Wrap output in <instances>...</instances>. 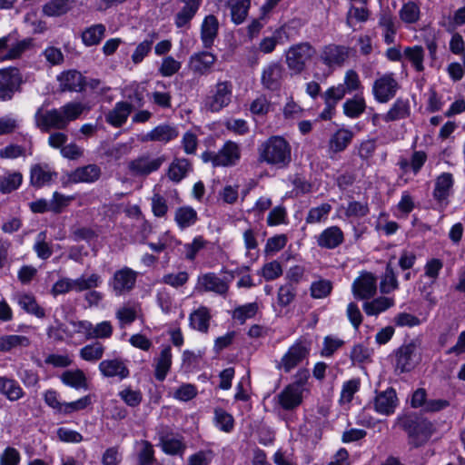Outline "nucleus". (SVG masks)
<instances>
[{"label":"nucleus","instance_id":"de8ad7c7","mask_svg":"<svg viewBox=\"0 0 465 465\" xmlns=\"http://www.w3.org/2000/svg\"><path fill=\"white\" fill-rule=\"evenodd\" d=\"M365 109V99L361 95H355L343 104V113L350 118H358Z\"/></svg>","mask_w":465,"mask_h":465},{"label":"nucleus","instance_id":"7ed1b4c3","mask_svg":"<svg viewBox=\"0 0 465 465\" xmlns=\"http://www.w3.org/2000/svg\"><path fill=\"white\" fill-rule=\"evenodd\" d=\"M396 424L408 434L409 443L415 448L425 444L435 431L432 422L416 413L399 416Z\"/></svg>","mask_w":465,"mask_h":465},{"label":"nucleus","instance_id":"0eeeda50","mask_svg":"<svg viewBox=\"0 0 465 465\" xmlns=\"http://www.w3.org/2000/svg\"><path fill=\"white\" fill-rule=\"evenodd\" d=\"M310 348L305 342L297 341L276 363V368L285 373L291 372L309 357Z\"/></svg>","mask_w":465,"mask_h":465},{"label":"nucleus","instance_id":"79ce46f5","mask_svg":"<svg viewBox=\"0 0 465 465\" xmlns=\"http://www.w3.org/2000/svg\"><path fill=\"white\" fill-rule=\"evenodd\" d=\"M30 340L24 335H4L0 336V352L9 351L15 348H25L30 345Z\"/></svg>","mask_w":465,"mask_h":465},{"label":"nucleus","instance_id":"6ab92c4d","mask_svg":"<svg viewBox=\"0 0 465 465\" xmlns=\"http://www.w3.org/2000/svg\"><path fill=\"white\" fill-rule=\"evenodd\" d=\"M303 389L287 385L277 396V402L285 411H293L298 408L303 399Z\"/></svg>","mask_w":465,"mask_h":465},{"label":"nucleus","instance_id":"dca6fc26","mask_svg":"<svg viewBox=\"0 0 465 465\" xmlns=\"http://www.w3.org/2000/svg\"><path fill=\"white\" fill-rule=\"evenodd\" d=\"M217 57L211 52L203 51L191 55L188 63L190 70L198 75H207L212 72Z\"/></svg>","mask_w":465,"mask_h":465},{"label":"nucleus","instance_id":"c85d7f7f","mask_svg":"<svg viewBox=\"0 0 465 465\" xmlns=\"http://www.w3.org/2000/svg\"><path fill=\"white\" fill-rule=\"evenodd\" d=\"M411 115V105L408 99L398 98L390 110L382 115L386 123L406 119Z\"/></svg>","mask_w":465,"mask_h":465},{"label":"nucleus","instance_id":"69168bd1","mask_svg":"<svg viewBox=\"0 0 465 465\" xmlns=\"http://www.w3.org/2000/svg\"><path fill=\"white\" fill-rule=\"evenodd\" d=\"M259 273L266 281H273L282 274V268L279 262L272 261L265 263Z\"/></svg>","mask_w":465,"mask_h":465},{"label":"nucleus","instance_id":"7c9ffc66","mask_svg":"<svg viewBox=\"0 0 465 465\" xmlns=\"http://www.w3.org/2000/svg\"><path fill=\"white\" fill-rule=\"evenodd\" d=\"M379 25L383 29L384 42L387 45L394 43L397 32L396 18L389 10H383L379 16Z\"/></svg>","mask_w":465,"mask_h":465},{"label":"nucleus","instance_id":"a211bd4d","mask_svg":"<svg viewBox=\"0 0 465 465\" xmlns=\"http://www.w3.org/2000/svg\"><path fill=\"white\" fill-rule=\"evenodd\" d=\"M454 178L450 173H442L435 179L433 198L440 204H448V198L452 193Z\"/></svg>","mask_w":465,"mask_h":465},{"label":"nucleus","instance_id":"aec40b11","mask_svg":"<svg viewBox=\"0 0 465 465\" xmlns=\"http://www.w3.org/2000/svg\"><path fill=\"white\" fill-rule=\"evenodd\" d=\"M349 57V48L343 45H326L321 54L322 61L328 66H341Z\"/></svg>","mask_w":465,"mask_h":465},{"label":"nucleus","instance_id":"ddd939ff","mask_svg":"<svg viewBox=\"0 0 465 465\" xmlns=\"http://www.w3.org/2000/svg\"><path fill=\"white\" fill-rule=\"evenodd\" d=\"M285 74V68L281 63L271 62L262 71L261 84L266 90L278 91L282 85Z\"/></svg>","mask_w":465,"mask_h":465},{"label":"nucleus","instance_id":"2f4dec72","mask_svg":"<svg viewBox=\"0 0 465 465\" xmlns=\"http://www.w3.org/2000/svg\"><path fill=\"white\" fill-rule=\"evenodd\" d=\"M106 28L103 24L86 27L81 34L83 44L87 46L98 45L105 36Z\"/></svg>","mask_w":465,"mask_h":465},{"label":"nucleus","instance_id":"9d476101","mask_svg":"<svg viewBox=\"0 0 465 465\" xmlns=\"http://www.w3.org/2000/svg\"><path fill=\"white\" fill-rule=\"evenodd\" d=\"M396 369L401 372L411 371L420 361L419 344L415 341L402 344L395 353Z\"/></svg>","mask_w":465,"mask_h":465},{"label":"nucleus","instance_id":"f03ea898","mask_svg":"<svg viewBox=\"0 0 465 465\" xmlns=\"http://www.w3.org/2000/svg\"><path fill=\"white\" fill-rule=\"evenodd\" d=\"M258 161L277 168H285L292 162V146L282 136L273 135L258 148Z\"/></svg>","mask_w":465,"mask_h":465},{"label":"nucleus","instance_id":"f704fd0d","mask_svg":"<svg viewBox=\"0 0 465 465\" xmlns=\"http://www.w3.org/2000/svg\"><path fill=\"white\" fill-rule=\"evenodd\" d=\"M353 133L348 129H339L330 139L329 148L333 153L344 151L351 143Z\"/></svg>","mask_w":465,"mask_h":465},{"label":"nucleus","instance_id":"052dcab7","mask_svg":"<svg viewBox=\"0 0 465 465\" xmlns=\"http://www.w3.org/2000/svg\"><path fill=\"white\" fill-rule=\"evenodd\" d=\"M45 239L46 232L43 231L38 233L36 242L34 244V251L36 252L38 258L42 260H47L53 254V249Z\"/></svg>","mask_w":465,"mask_h":465},{"label":"nucleus","instance_id":"864d4df0","mask_svg":"<svg viewBox=\"0 0 465 465\" xmlns=\"http://www.w3.org/2000/svg\"><path fill=\"white\" fill-rule=\"evenodd\" d=\"M104 352V346L95 341L85 345L80 350V357L86 361H97L102 359Z\"/></svg>","mask_w":465,"mask_h":465},{"label":"nucleus","instance_id":"2eb2a0df","mask_svg":"<svg viewBox=\"0 0 465 465\" xmlns=\"http://www.w3.org/2000/svg\"><path fill=\"white\" fill-rule=\"evenodd\" d=\"M377 291V279L371 272H362L352 283L354 296L361 300L373 297Z\"/></svg>","mask_w":465,"mask_h":465},{"label":"nucleus","instance_id":"a878e982","mask_svg":"<svg viewBox=\"0 0 465 465\" xmlns=\"http://www.w3.org/2000/svg\"><path fill=\"white\" fill-rule=\"evenodd\" d=\"M203 292H213L218 294H225L228 292V284L213 272L205 273L198 278V286Z\"/></svg>","mask_w":465,"mask_h":465},{"label":"nucleus","instance_id":"bf43d9fd","mask_svg":"<svg viewBox=\"0 0 465 465\" xmlns=\"http://www.w3.org/2000/svg\"><path fill=\"white\" fill-rule=\"evenodd\" d=\"M214 421L216 426L225 432H230L234 426L233 417L222 408L214 410Z\"/></svg>","mask_w":465,"mask_h":465},{"label":"nucleus","instance_id":"13d9d810","mask_svg":"<svg viewBox=\"0 0 465 465\" xmlns=\"http://www.w3.org/2000/svg\"><path fill=\"white\" fill-rule=\"evenodd\" d=\"M258 312L256 302L247 303L235 308L232 312V319L243 324L248 319L253 318Z\"/></svg>","mask_w":465,"mask_h":465},{"label":"nucleus","instance_id":"8fccbe9b","mask_svg":"<svg viewBox=\"0 0 465 465\" xmlns=\"http://www.w3.org/2000/svg\"><path fill=\"white\" fill-rule=\"evenodd\" d=\"M286 34L285 27L281 26L276 29L272 36L264 37L259 44V50L263 54H271L274 51L276 45L282 43V36Z\"/></svg>","mask_w":465,"mask_h":465},{"label":"nucleus","instance_id":"4468645a","mask_svg":"<svg viewBox=\"0 0 465 465\" xmlns=\"http://www.w3.org/2000/svg\"><path fill=\"white\" fill-rule=\"evenodd\" d=\"M137 272L131 268L124 267L114 272L110 282L116 295H123L131 292L136 282Z\"/></svg>","mask_w":465,"mask_h":465},{"label":"nucleus","instance_id":"f257e3e1","mask_svg":"<svg viewBox=\"0 0 465 465\" xmlns=\"http://www.w3.org/2000/svg\"><path fill=\"white\" fill-rule=\"evenodd\" d=\"M84 110L80 102H70L57 109L47 110L43 113L39 108L35 114L36 126L45 133L51 129H66L70 122L76 120Z\"/></svg>","mask_w":465,"mask_h":465},{"label":"nucleus","instance_id":"4d7b16f0","mask_svg":"<svg viewBox=\"0 0 465 465\" xmlns=\"http://www.w3.org/2000/svg\"><path fill=\"white\" fill-rule=\"evenodd\" d=\"M403 54L406 57V59H408L411 63L416 71H423L424 51L421 46L415 45L411 47H407L405 48Z\"/></svg>","mask_w":465,"mask_h":465},{"label":"nucleus","instance_id":"09e8293b","mask_svg":"<svg viewBox=\"0 0 465 465\" xmlns=\"http://www.w3.org/2000/svg\"><path fill=\"white\" fill-rule=\"evenodd\" d=\"M18 304L24 311L38 318H44L45 316V310L39 306L35 296L31 294L19 295Z\"/></svg>","mask_w":465,"mask_h":465},{"label":"nucleus","instance_id":"6e6d98bb","mask_svg":"<svg viewBox=\"0 0 465 465\" xmlns=\"http://www.w3.org/2000/svg\"><path fill=\"white\" fill-rule=\"evenodd\" d=\"M331 211V205L328 203L311 208L305 218L307 223H318L325 221Z\"/></svg>","mask_w":465,"mask_h":465},{"label":"nucleus","instance_id":"cd10ccee","mask_svg":"<svg viewBox=\"0 0 465 465\" xmlns=\"http://www.w3.org/2000/svg\"><path fill=\"white\" fill-rule=\"evenodd\" d=\"M133 111V105L127 102H118L106 114L105 120L114 127H121Z\"/></svg>","mask_w":465,"mask_h":465},{"label":"nucleus","instance_id":"f8f14e48","mask_svg":"<svg viewBox=\"0 0 465 465\" xmlns=\"http://www.w3.org/2000/svg\"><path fill=\"white\" fill-rule=\"evenodd\" d=\"M157 435L163 452L169 455L183 454L186 444L183 436L173 433L168 426H160L157 429Z\"/></svg>","mask_w":465,"mask_h":465},{"label":"nucleus","instance_id":"a18cd8bd","mask_svg":"<svg viewBox=\"0 0 465 465\" xmlns=\"http://www.w3.org/2000/svg\"><path fill=\"white\" fill-rule=\"evenodd\" d=\"M394 305L392 298L381 296L371 302L363 304V310L367 315H378Z\"/></svg>","mask_w":465,"mask_h":465},{"label":"nucleus","instance_id":"5701e85b","mask_svg":"<svg viewBox=\"0 0 465 465\" xmlns=\"http://www.w3.org/2000/svg\"><path fill=\"white\" fill-rule=\"evenodd\" d=\"M344 242V233L342 230L336 225L323 230L316 238L319 247L324 249H335Z\"/></svg>","mask_w":465,"mask_h":465},{"label":"nucleus","instance_id":"3c124183","mask_svg":"<svg viewBox=\"0 0 465 465\" xmlns=\"http://www.w3.org/2000/svg\"><path fill=\"white\" fill-rule=\"evenodd\" d=\"M420 15V5L413 2L409 1L401 6L399 11L401 20L406 24H414L419 21Z\"/></svg>","mask_w":465,"mask_h":465},{"label":"nucleus","instance_id":"9b49d317","mask_svg":"<svg viewBox=\"0 0 465 465\" xmlns=\"http://www.w3.org/2000/svg\"><path fill=\"white\" fill-rule=\"evenodd\" d=\"M22 83V75L16 67L0 69V101L11 100Z\"/></svg>","mask_w":465,"mask_h":465},{"label":"nucleus","instance_id":"e433bc0d","mask_svg":"<svg viewBox=\"0 0 465 465\" xmlns=\"http://www.w3.org/2000/svg\"><path fill=\"white\" fill-rule=\"evenodd\" d=\"M56 174L47 165L35 164L31 168L30 181L33 186L39 188L50 182Z\"/></svg>","mask_w":465,"mask_h":465},{"label":"nucleus","instance_id":"4c0bfd02","mask_svg":"<svg viewBox=\"0 0 465 465\" xmlns=\"http://www.w3.org/2000/svg\"><path fill=\"white\" fill-rule=\"evenodd\" d=\"M197 220V212L191 206H182L175 211L174 221L182 230L193 225Z\"/></svg>","mask_w":465,"mask_h":465},{"label":"nucleus","instance_id":"c03bdc74","mask_svg":"<svg viewBox=\"0 0 465 465\" xmlns=\"http://www.w3.org/2000/svg\"><path fill=\"white\" fill-rule=\"evenodd\" d=\"M74 0H50L43 6V13L47 16H60L66 14Z\"/></svg>","mask_w":465,"mask_h":465},{"label":"nucleus","instance_id":"20e7f679","mask_svg":"<svg viewBox=\"0 0 465 465\" xmlns=\"http://www.w3.org/2000/svg\"><path fill=\"white\" fill-rule=\"evenodd\" d=\"M315 53V48L309 42L295 44L286 50L285 63L290 71L299 74L305 70Z\"/></svg>","mask_w":465,"mask_h":465},{"label":"nucleus","instance_id":"423d86ee","mask_svg":"<svg viewBox=\"0 0 465 465\" xmlns=\"http://www.w3.org/2000/svg\"><path fill=\"white\" fill-rule=\"evenodd\" d=\"M166 162L165 155L154 156L146 153L139 155L128 163V171L134 176L146 177L151 173L157 172Z\"/></svg>","mask_w":465,"mask_h":465},{"label":"nucleus","instance_id":"a19ab883","mask_svg":"<svg viewBox=\"0 0 465 465\" xmlns=\"http://www.w3.org/2000/svg\"><path fill=\"white\" fill-rule=\"evenodd\" d=\"M156 39H158V34L153 32L149 34L147 37L136 46L131 56L134 64H138L143 62V60L151 52L153 45Z\"/></svg>","mask_w":465,"mask_h":465},{"label":"nucleus","instance_id":"c9c22d12","mask_svg":"<svg viewBox=\"0 0 465 465\" xmlns=\"http://www.w3.org/2000/svg\"><path fill=\"white\" fill-rule=\"evenodd\" d=\"M0 393L12 401H18L25 394L19 383L7 377H0Z\"/></svg>","mask_w":465,"mask_h":465},{"label":"nucleus","instance_id":"37998d69","mask_svg":"<svg viewBox=\"0 0 465 465\" xmlns=\"http://www.w3.org/2000/svg\"><path fill=\"white\" fill-rule=\"evenodd\" d=\"M228 6L231 8L232 20L234 24H242L250 8V0H228Z\"/></svg>","mask_w":465,"mask_h":465},{"label":"nucleus","instance_id":"ea45409f","mask_svg":"<svg viewBox=\"0 0 465 465\" xmlns=\"http://www.w3.org/2000/svg\"><path fill=\"white\" fill-rule=\"evenodd\" d=\"M399 288V282L394 272L391 259L387 262L385 272L381 276L380 291L382 294H389Z\"/></svg>","mask_w":465,"mask_h":465},{"label":"nucleus","instance_id":"c756f323","mask_svg":"<svg viewBox=\"0 0 465 465\" xmlns=\"http://www.w3.org/2000/svg\"><path fill=\"white\" fill-rule=\"evenodd\" d=\"M193 171L192 163L186 158H174L169 165L167 176L173 183H180Z\"/></svg>","mask_w":465,"mask_h":465},{"label":"nucleus","instance_id":"bb28decb","mask_svg":"<svg viewBox=\"0 0 465 465\" xmlns=\"http://www.w3.org/2000/svg\"><path fill=\"white\" fill-rule=\"evenodd\" d=\"M102 171L97 164H87L74 170L69 174V181L73 183H94L101 176Z\"/></svg>","mask_w":465,"mask_h":465},{"label":"nucleus","instance_id":"680f3d73","mask_svg":"<svg viewBox=\"0 0 465 465\" xmlns=\"http://www.w3.org/2000/svg\"><path fill=\"white\" fill-rule=\"evenodd\" d=\"M272 110V104L265 94L259 95L250 104V112L253 115L263 117Z\"/></svg>","mask_w":465,"mask_h":465},{"label":"nucleus","instance_id":"e2e57ef3","mask_svg":"<svg viewBox=\"0 0 465 465\" xmlns=\"http://www.w3.org/2000/svg\"><path fill=\"white\" fill-rule=\"evenodd\" d=\"M101 283V276L92 273L88 277L84 275L74 280V291L83 292L97 287Z\"/></svg>","mask_w":465,"mask_h":465},{"label":"nucleus","instance_id":"4be33fe9","mask_svg":"<svg viewBox=\"0 0 465 465\" xmlns=\"http://www.w3.org/2000/svg\"><path fill=\"white\" fill-rule=\"evenodd\" d=\"M219 21L213 15H206L201 25L200 36L203 46L205 49H210L214 44L219 32Z\"/></svg>","mask_w":465,"mask_h":465},{"label":"nucleus","instance_id":"58836bf2","mask_svg":"<svg viewBox=\"0 0 465 465\" xmlns=\"http://www.w3.org/2000/svg\"><path fill=\"white\" fill-rule=\"evenodd\" d=\"M181 5L182 6L179 8V10L174 15V25L179 29H189L191 27V23L199 9L190 5Z\"/></svg>","mask_w":465,"mask_h":465},{"label":"nucleus","instance_id":"1a4fd4ad","mask_svg":"<svg viewBox=\"0 0 465 465\" xmlns=\"http://www.w3.org/2000/svg\"><path fill=\"white\" fill-rule=\"evenodd\" d=\"M232 95V84L230 81L218 82L212 94L206 97L204 106L208 111L217 113L229 105Z\"/></svg>","mask_w":465,"mask_h":465},{"label":"nucleus","instance_id":"5fc2aeb1","mask_svg":"<svg viewBox=\"0 0 465 465\" xmlns=\"http://www.w3.org/2000/svg\"><path fill=\"white\" fill-rule=\"evenodd\" d=\"M33 45L32 38H25L21 41H16L15 43H11L9 45V50L6 54L2 56L0 59L2 61L16 59L21 56L23 53L28 50Z\"/></svg>","mask_w":465,"mask_h":465},{"label":"nucleus","instance_id":"f3484780","mask_svg":"<svg viewBox=\"0 0 465 465\" xmlns=\"http://www.w3.org/2000/svg\"><path fill=\"white\" fill-rule=\"evenodd\" d=\"M373 405L374 410L380 414L389 416L394 413L398 405L396 391L390 387L383 391L377 392Z\"/></svg>","mask_w":465,"mask_h":465},{"label":"nucleus","instance_id":"72a5a7b5","mask_svg":"<svg viewBox=\"0 0 465 465\" xmlns=\"http://www.w3.org/2000/svg\"><path fill=\"white\" fill-rule=\"evenodd\" d=\"M172 366V352L171 347H164L159 357L156 359L154 376L157 381H163L170 371Z\"/></svg>","mask_w":465,"mask_h":465},{"label":"nucleus","instance_id":"0e129e2a","mask_svg":"<svg viewBox=\"0 0 465 465\" xmlns=\"http://www.w3.org/2000/svg\"><path fill=\"white\" fill-rule=\"evenodd\" d=\"M360 389V381L358 379H352L343 383L342 389L341 391V399L340 401L341 403H350L354 394Z\"/></svg>","mask_w":465,"mask_h":465},{"label":"nucleus","instance_id":"6e6552de","mask_svg":"<svg viewBox=\"0 0 465 465\" xmlns=\"http://www.w3.org/2000/svg\"><path fill=\"white\" fill-rule=\"evenodd\" d=\"M401 88L393 73H387L373 82L372 94L374 99L381 104H385L393 99Z\"/></svg>","mask_w":465,"mask_h":465},{"label":"nucleus","instance_id":"b1692460","mask_svg":"<svg viewBox=\"0 0 465 465\" xmlns=\"http://www.w3.org/2000/svg\"><path fill=\"white\" fill-rule=\"evenodd\" d=\"M179 135V132L175 126L170 124H160L151 130L149 133L141 137L140 141L146 142H161L168 143Z\"/></svg>","mask_w":465,"mask_h":465},{"label":"nucleus","instance_id":"473e14b6","mask_svg":"<svg viewBox=\"0 0 465 465\" xmlns=\"http://www.w3.org/2000/svg\"><path fill=\"white\" fill-rule=\"evenodd\" d=\"M210 320V311L204 306H201L193 311L189 317L190 326L203 333H206L209 330Z\"/></svg>","mask_w":465,"mask_h":465},{"label":"nucleus","instance_id":"774afa93","mask_svg":"<svg viewBox=\"0 0 465 465\" xmlns=\"http://www.w3.org/2000/svg\"><path fill=\"white\" fill-rule=\"evenodd\" d=\"M371 351L363 344H355L351 351L350 358L353 364L364 363L371 361Z\"/></svg>","mask_w":465,"mask_h":465},{"label":"nucleus","instance_id":"393cba45","mask_svg":"<svg viewBox=\"0 0 465 465\" xmlns=\"http://www.w3.org/2000/svg\"><path fill=\"white\" fill-rule=\"evenodd\" d=\"M99 371L107 378L118 377L120 380L127 378L130 371L122 359L104 360L99 363Z\"/></svg>","mask_w":465,"mask_h":465},{"label":"nucleus","instance_id":"338daca9","mask_svg":"<svg viewBox=\"0 0 465 465\" xmlns=\"http://www.w3.org/2000/svg\"><path fill=\"white\" fill-rule=\"evenodd\" d=\"M332 290V284L328 280H320L314 282L311 286V294L315 299H322L327 297Z\"/></svg>","mask_w":465,"mask_h":465},{"label":"nucleus","instance_id":"603ef678","mask_svg":"<svg viewBox=\"0 0 465 465\" xmlns=\"http://www.w3.org/2000/svg\"><path fill=\"white\" fill-rule=\"evenodd\" d=\"M22 181L23 176L20 173H8L6 175L0 177V192L10 193L21 185Z\"/></svg>","mask_w":465,"mask_h":465},{"label":"nucleus","instance_id":"49530a36","mask_svg":"<svg viewBox=\"0 0 465 465\" xmlns=\"http://www.w3.org/2000/svg\"><path fill=\"white\" fill-rule=\"evenodd\" d=\"M62 381L74 389H87V380L84 371L80 369L66 371L61 376Z\"/></svg>","mask_w":465,"mask_h":465},{"label":"nucleus","instance_id":"39448f33","mask_svg":"<svg viewBox=\"0 0 465 465\" xmlns=\"http://www.w3.org/2000/svg\"><path fill=\"white\" fill-rule=\"evenodd\" d=\"M240 158V146L232 141H227L217 153L206 151L202 154V160L211 162L214 167L235 165Z\"/></svg>","mask_w":465,"mask_h":465},{"label":"nucleus","instance_id":"412c9836","mask_svg":"<svg viewBox=\"0 0 465 465\" xmlns=\"http://www.w3.org/2000/svg\"><path fill=\"white\" fill-rule=\"evenodd\" d=\"M57 81L62 92H81L85 85L84 77L76 70L63 72L57 76Z\"/></svg>","mask_w":465,"mask_h":465}]
</instances>
